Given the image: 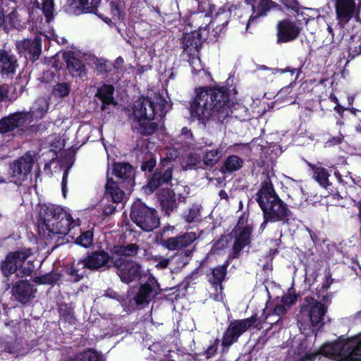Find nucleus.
<instances>
[{
  "label": "nucleus",
  "instance_id": "nucleus-1",
  "mask_svg": "<svg viewBox=\"0 0 361 361\" xmlns=\"http://www.w3.org/2000/svg\"><path fill=\"white\" fill-rule=\"evenodd\" d=\"M293 361H361V334L344 341L326 343L310 352L305 342L294 350Z\"/></svg>",
  "mask_w": 361,
  "mask_h": 361
},
{
  "label": "nucleus",
  "instance_id": "nucleus-2",
  "mask_svg": "<svg viewBox=\"0 0 361 361\" xmlns=\"http://www.w3.org/2000/svg\"><path fill=\"white\" fill-rule=\"evenodd\" d=\"M229 104L227 94L221 90L200 88L196 90V97L191 102L190 115L194 120L202 123L214 115L220 120L224 119L231 113Z\"/></svg>",
  "mask_w": 361,
  "mask_h": 361
},
{
  "label": "nucleus",
  "instance_id": "nucleus-3",
  "mask_svg": "<svg viewBox=\"0 0 361 361\" xmlns=\"http://www.w3.org/2000/svg\"><path fill=\"white\" fill-rule=\"evenodd\" d=\"M170 108L169 103L159 94L142 97L135 102L130 119L135 130L149 135L154 133L158 125L152 121L156 116L162 118Z\"/></svg>",
  "mask_w": 361,
  "mask_h": 361
},
{
  "label": "nucleus",
  "instance_id": "nucleus-4",
  "mask_svg": "<svg viewBox=\"0 0 361 361\" xmlns=\"http://www.w3.org/2000/svg\"><path fill=\"white\" fill-rule=\"evenodd\" d=\"M257 202L263 212L264 219L260 230L265 228L268 221H282L288 225L295 221L288 206L276 195L269 178L264 180L257 192Z\"/></svg>",
  "mask_w": 361,
  "mask_h": 361
},
{
  "label": "nucleus",
  "instance_id": "nucleus-5",
  "mask_svg": "<svg viewBox=\"0 0 361 361\" xmlns=\"http://www.w3.org/2000/svg\"><path fill=\"white\" fill-rule=\"evenodd\" d=\"M76 226L78 224L61 207L51 204L39 205L38 228L44 233L47 231V236L71 234Z\"/></svg>",
  "mask_w": 361,
  "mask_h": 361
},
{
  "label": "nucleus",
  "instance_id": "nucleus-6",
  "mask_svg": "<svg viewBox=\"0 0 361 361\" xmlns=\"http://www.w3.org/2000/svg\"><path fill=\"white\" fill-rule=\"evenodd\" d=\"M115 259H111L104 251L92 252L84 259H80L66 268V273L74 282L79 281L85 274L86 269H99L110 267Z\"/></svg>",
  "mask_w": 361,
  "mask_h": 361
},
{
  "label": "nucleus",
  "instance_id": "nucleus-7",
  "mask_svg": "<svg viewBox=\"0 0 361 361\" xmlns=\"http://www.w3.org/2000/svg\"><path fill=\"white\" fill-rule=\"evenodd\" d=\"M296 300L297 295L291 292L281 298H276L273 302L267 303L263 310L264 320L269 324L277 323Z\"/></svg>",
  "mask_w": 361,
  "mask_h": 361
},
{
  "label": "nucleus",
  "instance_id": "nucleus-8",
  "mask_svg": "<svg viewBox=\"0 0 361 361\" xmlns=\"http://www.w3.org/2000/svg\"><path fill=\"white\" fill-rule=\"evenodd\" d=\"M130 217L142 230L151 231L158 227L159 219L154 209L137 200L132 205Z\"/></svg>",
  "mask_w": 361,
  "mask_h": 361
},
{
  "label": "nucleus",
  "instance_id": "nucleus-9",
  "mask_svg": "<svg viewBox=\"0 0 361 361\" xmlns=\"http://www.w3.org/2000/svg\"><path fill=\"white\" fill-rule=\"evenodd\" d=\"M35 157L34 152H28L11 164L9 168L10 182L20 185L27 179L32 169Z\"/></svg>",
  "mask_w": 361,
  "mask_h": 361
},
{
  "label": "nucleus",
  "instance_id": "nucleus-10",
  "mask_svg": "<svg viewBox=\"0 0 361 361\" xmlns=\"http://www.w3.org/2000/svg\"><path fill=\"white\" fill-rule=\"evenodd\" d=\"M233 8H235L234 6L226 4L216 9V6L211 4L207 0H204L199 4L200 12L204 13L208 11L212 17L211 21L212 26L216 29L219 28L220 32L228 25Z\"/></svg>",
  "mask_w": 361,
  "mask_h": 361
},
{
  "label": "nucleus",
  "instance_id": "nucleus-11",
  "mask_svg": "<svg viewBox=\"0 0 361 361\" xmlns=\"http://www.w3.org/2000/svg\"><path fill=\"white\" fill-rule=\"evenodd\" d=\"M336 19L341 25H345L351 19H358L361 11V0H336Z\"/></svg>",
  "mask_w": 361,
  "mask_h": 361
},
{
  "label": "nucleus",
  "instance_id": "nucleus-12",
  "mask_svg": "<svg viewBox=\"0 0 361 361\" xmlns=\"http://www.w3.org/2000/svg\"><path fill=\"white\" fill-rule=\"evenodd\" d=\"M256 323L257 319L254 316L231 322L224 333L222 341L223 345L228 347L236 342L238 338L252 326H257Z\"/></svg>",
  "mask_w": 361,
  "mask_h": 361
},
{
  "label": "nucleus",
  "instance_id": "nucleus-13",
  "mask_svg": "<svg viewBox=\"0 0 361 361\" xmlns=\"http://www.w3.org/2000/svg\"><path fill=\"white\" fill-rule=\"evenodd\" d=\"M326 312L325 306L312 298H306L305 302L301 307V314L307 317L312 326L322 325Z\"/></svg>",
  "mask_w": 361,
  "mask_h": 361
},
{
  "label": "nucleus",
  "instance_id": "nucleus-14",
  "mask_svg": "<svg viewBox=\"0 0 361 361\" xmlns=\"http://www.w3.org/2000/svg\"><path fill=\"white\" fill-rule=\"evenodd\" d=\"M114 265L117 268L121 280L129 283L138 279L141 275L140 265L133 261H128L126 258L115 259Z\"/></svg>",
  "mask_w": 361,
  "mask_h": 361
},
{
  "label": "nucleus",
  "instance_id": "nucleus-15",
  "mask_svg": "<svg viewBox=\"0 0 361 361\" xmlns=\"http://www.w3.org/2000/svg\"><path fill=\"white\" fill-rule=\"evenodd\" d=\"M251 233L252 228L250 225H244L240 221L238 223L231 233V237L234 238L232 253L233 257H236L241 250L249 245Z\"/></svg>",
  "mask_w": 361,
  "mask_h": 361
},
{
  "label": "nucleus",
  "instance_id": "nucleus-16",
  "mask_svg": "<svg viewBox=\"0 0 361 361\" xmlns=\"http://www.w3.org/2000/svg\"><path fill=\"white\" fill-rule=\"evenodd\" d=\"M30 123V116L24 112H16L0 120V133H6L16 128H22Z\"/></svg>",
  "mask_w": 361,
  "mask_h": 361
},
{
  "label": "nucleus",
  "instance_id": "nucleus-17",
  "mask_svg": "<svg viewBox=\"0 0 361 361\" xmlns=\"http://www.w3.org/2000/svg\"><path fill=\"white\" fill-rule=\"evenodd\" d=\"M159 284L154 278H149L147 281L142 285L134 297L137 305L148 304L158 293Z\"/></svg>",
  "mask_w": 361,
  "mask_h": 361
},
{
  "label": "nucleus",
  "instance_id": "nucleus-18",
  "mask_svg": "<svg viewBox=\"0 0 361 361\" xmlns=\"http://www.w3.org/2000/svg\"><path fill=\"white\" fill-rule=\"evenodd\" d=\"M41 37L36 36L34 39H24L16 44L20 54H23L32 61H36L41 54Z\"/></svg>",
  "mask_w": 361,
  "mask_h": 361
},
{
  "label": "nucleus",
  "instance_id": "nucleus-19",
  "mask_svg": "<svg viewBox=\"0 0 361 361\" xmlns=\"http://www.w3.org/2000/svg\"><path fill=\"white\" fill-rule=\"evenodd\" d=\"M300 29L295 23L284 20L278 24V42H288L297 38Z\"/></svg>",
  "mask_w": 361,
  "mask_h": 361
},
{
  "label": "nucleus",
  "instance_id": "nucleus-20",
  "mask_svg": "<svg viewBox=\"0 0 361 361\" xmlns=\"http://www.w3.org/2000/svg\"><path fill=\"white\" fill-rule=\"evenodd\" d=\"M28 252H15L8 254L1 264V270L6 277L18 270V264L25 259Z\"/></svg>",
  "mask_w": 361,
  "mask_h": 361
},
{
  "label": "nucleus",
  "instance_id": "nucleus-21",
  "mask_svg": "<svg viewBox=\"0 0 361 361\" xmlns=\"http://www.w3.org/2000/svg\"><path fill=\"white\" fill-rule=\"evenodd\" d=\"M70 12L80 15L82 13H94L100 4V0H67Z\"/></svg>",
  "mask_w": 361,
  "mask_h": 361
},
{
  "label": "nucleus",
  "instance_id": "nucleus-22",
  "mask_svg": "<svg viewBox=\"0 0 361 361\" xmlns=\"http://www.w3.org/2000/svg\"><path fill=\"white\" fill-rule=\"evenodd\" d=\"M114 173L116 177L122 180L121 184L127 190L131 191L133 186L134 170L133 167L126 163L115 164Z\"/></svg>",
  "mask_w": 361,
  "mask_h": 361
},
{
  "label": "nucleus",
  "instance_id": "nucleus-23",
  "mask_svg": "<svg viewBox=\"0 0 361 361\" xmlns=\"http://www.w3.org/2000/svg\"><path fill=\"white\" fill-rule=\"evenodd\" d=\"M36 290L26 281L16 283L12 289L13 295L21 303L25 304L35 297Z\"/></svg>",
  "mask_w": 361,
  "mask_h": 361
},
{
  "label": "nucleus",
  "instance_id": "nucleus-24",
  "mask_svg": "<svg viewBox=\"0 0 361 361\" xmlns=\"http://www.w3.org/2000/svg\"><path fill=\"white\" fill-rule=\"evenodd\" d=\"M63 56L70 73L73 76H82L84 72V65L80 59V54L68 51L64 52Z\"/></svg>",
  "mask_w": 361,
  "mask_h": 361
},
{
  "label": "nucleus",
  "instance_id": "nucleus-25",
  "mask_svg": "<svg viewBox=\"0 0 361 361\" xmlns=\"http://www.w3.org/2000/svg\"><path fill=\"white\" fill-rule=\"evenodd\" d=\"M171 178L172 171L171 167H168L163 173L161 172L154 173L146 188H144L145 192L151 193L154 192L159 186L168 183L171 180Z\"/></svg>",
  "mask_w": 361,
  "mask_h": 361
},
{
  "label": "nucleus",
  "instance_id": "nucleus-26",
  "mask_svg": "<svg viewBox=\"0 0 361 361\" xmlns=\"http://www.w3.org/2000/svg\"><path fill=\"white\" fill-rule=\"evenodd\" d=\"M248 4H252L253 13L250 16L249 21L247 24L246 29L247 30L249 25L253 22L256 18L266 16L267 12L272 8L274 3L271 0H245Z\"/></svg>",
  "mask_w": 361,
  "mask_h": 361
},
{
  "label": "nucleus",
  "instance_id": "nucleus-27",
  "mask_svg": "<svg viewBox=\"0 0 361 361\" xmlns=\"http://www.w3.org/2000/svg\"><path fill=\"white\" fill-rule=\"evenodd\" d=\"M226 145L221 143L216 149H206L203 152L202 165L207 168H212L215 166L221 159Z\"/></svg>",
  "mask_w": 361,
  "mask_h": 361
},
{
  "label": "nucleus",
  "instance_id": "nucleus-28",
  "mask_svg": "<svg viewBox=\"0 0 361 361\" xmlns=\"http://www.w3.org/2000/svg\"><path fill=\"white\" fill-rule=\"evenodd\" d=\"M23 91V85L15 82L13 85H0V102L13 101Z\"/></svg>",
  "mask_w": 361,
  "mask_h": 361
},
{
  "label": "nucleus",
  "instance_id": "nucleus-29",
  "mask_svg": "<svg viewBox=\"0 0 361 361\" xmlns=\"http://www.w3.org/2000/svg\"><path fill=\"white\" fill-rule=\"evenodd\" d=\"M49 109V103L45 98H38L32 104L30 112H25L30 116V123L41 119Z\"/></svg>",
  "mask_w": 361,
  "mask_h": 361
},
{
  "label": "nucleus",
  "instance_id": "nucleus-30",
  "mask_svg": "<svg viewBox=\"0 0 361 361\" xmlns=\"http://www.w3.org/2000/svg\"><path fill=\"white\" fill-rule=\"evenodd\" d=\"M16 59L5 51H0V69L3 75H8L15 72Z\"/></svg>",
  "mask_w": 361,
  "mask_h": 361
},
{
  "label": "nucleus",
  "instance_id": "nucleus-31",
  "mask_svg": "<svg viewBox=\"0 0 361 361\" xmlns=\"http://www.w3.org/2000/svg\"><path fill=\"white\" fill-rule=\"evenodd\" d=\"M128 191V193H126L122 190L117 183L111 179L107 180L106 192L111 196L114 202H122L127 198V195L130 192V190Z\"/></svg>",
  "mask_w": 361,
  "mask_h": 361
},
{
  "label": "nucleus",
  "instance_id": "nucleus-32",
  "mask_svg": "<svg viewBox=\"0 0 361 361\" xmlns=\"http://www.w3.org/2000/svg\"><path fill=\"white\" fill-rule=\"evenodd\" d=\"M184 51L188 55L199 53L201 47V42L197 35L195 33L186 34L183 37Z\"/></svg>",
  "mask_w": 361,
  "mask_h": 361
},
{
  "label": "nucleus",
  "instance_id": "nucleus-33",
  "mask_svg": "<svg viewBox=\"0 0 361 361\" xmlns=\"http://www.w3.org/2000/svg\"><path fill=\"white\" fill-rule=\"evenodd\" d=\"M160 204L166 214L169 215L170 212L176 207V199L173 192L170 190H164L159 197Z\"/></svg>",
  "mask_w": 361,
  "mask_h": 361
},
{
  "label": "nucleus",
  "instance_id": "nucleus-34",
  "mask_svg": "<svg viewBox=\"0 0 361 361\" xmlns=\"http://www.w3.org/2000/svg\"><path fill=\"white\" fill-rule=\"evenodd\" d=\"M25 13L26 12L23 11H21V13H18L16 10L13 11L5 16V27L21 29L25 23V18L23 16Z\"/></svg>",
  "mask_w": 361,
  "mask_h": 361
},
{
  "label": "nucleus",
  "instance_id": "nucleus-35",
  "mask_svg": "<svg viewBox=\"0 0 361 361\" xmlns=\"http://www.w3.org/2000/svg\"><path fill=\"white\" fill-rule=\"evenodd\" d=\"M243 159L237 155H230L224 161L221 171L224 173L238 171L243 167Z\"/></svg>",
  "mask_w": 361,
  "mask_h": 361
},
{
  "label": "nucleus",
  "instance_id": "nucleus-36",
  "mask_svg": "<svg viewBox=\"0 0 361 361\" xmlns=\"http://www.w3.org/2000/svg\"><path fill=\"white\" fill-rule=\"evenodd\" d=\"M114 88L111 85H104L98 90L97 95L103 103L102 106L103 110L105 109L104 106L106 104H114Z\"/></svg>",
  "mask_w": 361,
  "mask_h": 361
},
{
  "label": "nucleus",
  "instance_id": "nucleus-37",
  "mask_svg": "<svg viewBox=\"0 0 361 361\" xmlns=\"http://www.w3.org/2000/svg\"><path fill=\"white\" fill-rule=\"evenodd\" d=\"M309 166L314 171V178L319 183V185L324 188H326L329 185V177L330 173L327 170L321 166H314L309 164Z\"/></svg>",
  "mask_w": 361,
  "mask_h": 361
},
{
  "label": "nucleus",
  "instance_id": "nucleus-38",
  "mask_svg": "<svg viewBox=\"0 0 361 361\" xmlns=\"http://www.w3.org/2000/svg\"><path fill=\"white\" fill-rule=\"evenodd\" d=\"M19 252H28V255L26 258L23 259V262L18 264L19 273L16 274V276H19V274H23L25 276H29L35 269V266L33 264L32 259H31V250L30 249H23Z\"/></svg>",
  "mask_w": 361,
  "mask_h": 361
},
{
  "label": "nucleus",
  "instance_id": "nucleus-39",
  "mask_svg": "<svg viewBox=\"0 0 361 361\" xmlns=\"http://www.w3.org/2000/svg\"><path fill=\"white\" fill-rule=\"evenodd\" d=\"M226 269L224 266H220L212 269V276L209 281L215 287V290H217V288L222 290L221 282L226 276Z\"/></svg>",
  "mask_w": 361,
  "mask_h": 361
},
{
  "label": "nucleus",
  "instance_id": "nucleus-40",
  "mask_svg": "<svg viewBox=\"0 0 361 361\" xmlns=\"http://www.w3.org/2000/svg\"><path fill=\"white\" fill-rule=\"evenodd\" d=\"M182 167L185 169H189L191 167L197 166L202 168V159L200 154L196 153H190L182 161Z\"/></svg>",
  "mask_w": 361,
  "mask_h": 361
},
{
  "label": "nucleus",
  "instance_id": "nucleus-41",
  "mask_svg": "<svg viewBox=\"0 0 361 361\" xmlns=\"http://www.w3.org/2000/svg\"><path fill=\"white\" fill-rule=\"evenodd\" d=\"M111 12L114 20H119L123 18L125 5L121 0H112L110 1Z\"/></svg>",
  "mask_w": 361,
  "mask_h": 361
},
{
  "label": "nucleus",
  "instance_id": "nucleus-42",
  "mask_svg": "<svg viewBox=\"0 0 361 361\" xmlns=\"http://www.w3.org/2000/svg\"><path fill=\"white\" fill-rule=\"evenodd\" d=\"M139 248L138 246L135 244H129L126 246H123L120 247L115 248V253L120 256V258H124L128 256H133L135 255Z\"/></svg>",
  "mask_w": 361,
  "mask_h": 361
},
{
  "label": "nucleus",
  "instance_id": "nucleus-43",
  "mask_svg": "<svg viewBox=\"0 0 361 361\" xmlns=\"http://www.w3.org/2000/svg\"><path fill=\"white\" fill-rule=\"evenodd\" d=\"M160 244L165 248L169 250H176L182 249L180 240L179 236L174 238H169L167 239L161 238L160 240Z\"/></svg>",
  "mask_w": 361,
  "mask_h": 361
},
{
  "label": "nucleus",
  "instance_id": "nucleus-44",
  "mask_svg": "<svg viewBox=\"0 0 361 361\" xmlns=\"http://www.w3.org/2000/svg\"><path fill=\"white\" fill-rule=\"evenodd\" d=\"M70 93V85L66 82L57 83L54 86L52 94L56 97H64Z\"/></svg>",
  "mask_w": 361,
  "mask_h": 361
},
{
  "label": "nucleus",
  "instance_id": "nucleus-45",
  "mask_svg": "<svg viewBox=\"0 0 361 361\" xmlns=\"http://www.w3.org/2000/svg\"><path fill=\"white\" fill-rule=\"evenodd\" d=\"M201 207L199 205H193L188 213L185 215L184 218L188 223L197 222L201 219L200 216Z\"/></svg>",
  "mask_w": 361,
  "mask_h": 361
},
{
  "label": "nucleus",
  "instance_id": "nucleus-46",
  "mask_svg": "<svg viewBox=\"0 0 361 361\" xmlns=\"http://www.w3.org/2000/svg\"><path fill=\"white\" fill-rule=\"evenodd\" d=\"M149 350L157 355L158 357L162 355L164 357H169L171 354V351L168 349V348L163 343L160 342L153 343L149 347Z\"/></svg>",
  "mask_w": 361,
  "mask_h": 361
},
{
  "label": "nucleus",
  "instance_id": "nucleus-47",
  "mask_svg": "<svg viewBox=\"0 0 361 361\" xmlns=\"http://www.w3.org/2000/svg\"><path fill=\"white\" fill-rule=\"evenodd\" d=\"M81 361H101L102 355L94 350H87L78 355Z\"/></svg>",
  "mask_w": 361,
  "mask_h": 361
},
{
  "label": "nucleus",
  "instance_id": "nucleus-48",
  "mask_svg": "<svg viewBox=\"0 0 361 361\" xmlns=\"http://www.w3.org/2000/svg\"><path fill=\"white\" fill-rule=\"evenodd\" d=\"M189 56V63L192 68L193 74H197L203 70L201 60L199 57V54H195Z\"/></svg>",
  "mask_w": 361,
  "mask_h": 361
},
{
  "label": "nucleus",
  "instance_id": "nucleus-49",
  "mask_svg": "<svg viewBox=\"0 0 361 361\" xmlns=\"http://www.w3.org/2000/svg\"><path fill=\"white\" fill-rule=\"evenodd\" d=\"M93 235L91 231H85L77 238L75 243L85 247H90L92 243Z\"/></svg>",
  "mask_w": 361,
  "mask_h": 361
},
{
  "label": "nucleus",
  "instance_id": "nucleus-50",
  "mask_svg": "<svg viewBox=\"0 0 361 361\" xmlns=\"http://www.w3.org/2000/svg\"><path fill=\"white\" fill-rule=\"evenodd\" d=\"M198 237L199 235L195 232H188L182 235H179L180 243L182 244V248H184L190 245Z\"/></svg>",
  "mask_w": 361,
  "mask_h": 361
},
{
  "label": "nucleus",
  "instance_id": "nucleus-51",
  "mask_svg": "<svg viewBox=\"0 0 361 361\" xmlns=\"http://www.w3.org/2000/svg\"><path fill=\"white\" fill-rule=\"evenodd\" d=\"M334 173L337 180L343 185L351 186L355 183V181L352 176H349L348 174L344 176V177L343 178V176L338 170L335 169Z\"/></svg>",
  "mask_w": 361,
  "mask_h": 361
},
{
  "label": "nucleus",
  "instance_id": "nucleus-52",
  "mask_svg": "<svg viewBox=\"0 0 361 361\" xmlns=\"http://www.w3.org/2000/svg\"><path fill=\"white\" fill-rule=\"evenodd\" d=\"M155 165H156L155 159L150 157L149 160L145 161L142 164L141 169L142 171H148L150 172L154 169Z\"/></svg>",
  "mask_w": 361,
  "mask_h": 361
},
{
  "label": "nucleus",
  "instance_id": "nucleus-53",
  "mask_svg": "<svg viewBox=\"0 0 361 361\" xmlns=\"http://www.w3.org/2000/svg\"><path fill=\"white\" fill-rule=\"evenodd\" d=\"M229 236H224L219 240H218L214 245V251L224 250L226 246V244L228 243Z\"/></svg>",
  "mask_w": 361,
  "mask_h": 361
},
{
  "label": "nucleus",
  "instance_id": "nucleus-54",
  "mask_svg": "<svg viewBox=\"0 0 361 361\" xmlns=\"http://www.w3.org/2000/svg\"><path fill=\"white\" fill-rule=\"evenodd\" d=\"M59 279L58 277H54L51 275H47L42 278L38 279V282L39 283H52L55 281H56Z\"/></svg>",
  "mask_w": 361,
  "mask_h": 361
},
{
  "label": "nucleus",
  "instance_id": "nucleus-55",
  "mask_svg": "<svg viewBox=\"0 0 361 361\" xmlns=\"http://www.w3.org/2000/svg\"><path fill=\"white\" fill-rule=\"evenodd\" d=\"M5 350L9 353H16L20 350V345L16 342L12 344H8L5 347Z\"/></svg>",
  "mask_w": 361,
  "mask_h": 361
},
{
  "label": "nucleus",
  "instance_id": "nucleus-56",
  "mask_svg": "<svg viewBox=\"0 0 361 361\" xmlns=\"http://www.w3.org/2000/svg\"><path fill=\"white\" fill-rule=\"evenodd\" d=\"M68 173V170H66L63 172V179H62V182H61V190H62V192H63V195L64 197H66V192L67 191L66 184H67Z\"/></svg>",
  "mask_w": 361,
  "mask_h": 361
},
{
  "label": "nucleus",
  "instance_id": "nucleus-57",
  "mask_svg": "<svg viewBox=\"0 0 361 361\" xmlns=\"http://www.w3.org/2000/svg\"><path fill=\"white\" fill-rule=\"evenodd\" d=\"M217 345L218 342L217 341L215 342L214 344L210 345L206 350V355L207 357H209L212 356L217 350Z\"/></svg>",
  "mask_w": 361,
  "mask_h": 361
},
{
  "label": "nucleus",
  "instance_id": "nucleus-58",
  "mask_svg": "<svg viewBox=\"0 0 361 361\" xmlns=\"http://www.w3.org/2000/svg\"><path fill=\"white\" fill-rule=\"evenodd\" d=\"M191 137H192V133H190V131L188 128H183L181 130V135H180L181 140L183 141L184 140H188Z\"/></svg>",
  "mask_w": 361,
  "mask_h": 361
},
{
  "label": "nucleus",
  "instance_id": "nucleus-59",
  "mask_svg": "<svg viewBox=\"0 0 361 361\" xmlns=\"http://www.w3.org/2000/svg\"><path fill=\"white\" fill-rule=\"evenodd\" d=\"M115 209H116V208L113 204H106L104 207L103 212L106 215H109V214H113L114 212Z\"/></svg>",
  "mask_w": 361,
  "mask_h": 361
},
{
  "label": "nucleus",
  "instance_id": "nucleus-60",
  "mask_svg": "<svg viewBox=\"0 0 361 361\" xmlns=\"http://www.w3.org/2000/svg\"><path fill=\"white\" fill-rule=\"evenodd\" d=\"M169 263V259L166 258H161L158 264L156 265L157 267L164 269L166 268Z\"/></svg>",
  "mask_w": 361,
  "mask_h": 361
},
{
  "label": "nucleus",
  "instance_id": "nucleus-61",
  "mask_svg": "<svg viewBox=\"0 0 361 361\" xmlns=\"http://www.w3.org/2000/svg\"><path fill=\"white\" fill-rule=\"evenodd\" d=\"M216 291L217 292L216 294H214L213 295V298L216 300V301H221L223 300V294H222V290H220L219 288H217V290H216Z\"/></svg>",
  "mask_w": 361,
  "mask_h": 361
},
{
  "label": "nucleus",
  "instance_id": "nucleus-62",
  "mask_svg": "<svg viewBox=\"0 0 361 361\" xmlns=\"http://www.w3.org/2000/svg\"><path fill=\"white\" fill-rule=\"evenodd\" d=\"M343 138V135L333 137L331 140L328 141V143H329V145H336V144L340 143Z\"/></svg>",
  "mask_w": 361,
  "mask_h": 361
},
{
  "label": "nucleus",
  "instance_id": "nucleus-63",
  "mask_svg": "<svg viewBox=\"0 0 361 361\" xmlns=\"http://www.w3.org/2000/svg\"><path fill=\"white\" fill-rule=\"evenodd\" d=\"M330 99L332 102L336 104V106L334 108L336 111H338V109L340 108V106L338 104V100L337 97L334 94L330 95Z\"/></svg>",
  "mask_w": 361,
  "mask_h": 361
},
{
  "label": "nucleus",
  "instance_id": "nucleus-64",
  "mask_svg": "<svg viewBox=\"0 0 361 361\" xmlns=\"http://www.w3.org/2000/svg\"><path fill=\"white\" fill-rule=\"evenodd\" d=\"M173 156H176V152H174V154H172V153H171V155L170 157H169L167 155V157L166 158H164L162 161H161V164L163 166L165 165V164H168V162L169 161L170 159H173Z\"/></svg>",
  "mask_w": 361,
  "mask_h": 361
}]
</instances>
